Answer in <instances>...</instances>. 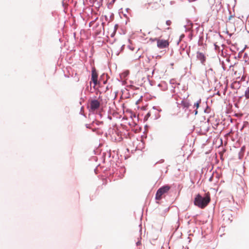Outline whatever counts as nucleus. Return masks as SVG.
<instances>
[{
    "mask_svg": "<svg viewBox=\"0 0 249 249\" xmlns=\"http://www.w3.org/2000/svg\"><path fill=\"white\" fill-rule=\"evenodd\" d=\"M210 201V197L209 195L206 194L205 196L202 197L199 194H197L194 200V204L199 208H205Z\"/></svg>",
    "mask_w": 249,
    "mask_h": 249,
    "instance_id": "f257e3e1",
    "label": "nucleus"
},
{
    "mask_svg": "<svg viewBox=\"0 0 249 249\" xmlns=\"http://www.w3.org/2000/svg\"><path fill=\"white\" fill-rule=\"evenodd\" d=\"M179 105V107L182 108L184 111L186 113L187 116L192 114V109L190 108L191 106L187 100H182Z\"/></svg>",
    "mask_w": 249,
    "mask_h": 249,
    "instance_id": "f03ea898",
    "label": "nucleus"
},
{
    "mask_svg": "<svg viewBox=\"0 0 249 249\" xmlns=\"http://www.w3.org/2000/svg\"><path fill=\"white\" fill-rule=\"evenodd\" d=\"M170 189L168 186H164L159 188L156 194L155 198L156 200H160L162 196L167 193Z\"/></svg>",
    "mask_w": 249,
    "mask_h": 249,
    "instance_id": "7ed1b4c3",
    "label": "nucleus"
},
{
    "mask_svg": "<svg viewBox=\"0 0 249 249\" xmlns=\"http://www.w3.org/2000/svg\"><path fill=\"white\" fill-rule=\"evenodd\" d=\"M110 137L113 141H120L121 140L120 132L117 130L116 128H113L111 131L110 130Z\"/></svg>",
    "mask_w": 249,
    "mask_h": 249,
    "instance_id": "20e7f679",
    "label": "nucleus"
},
{
    "mask_svg": "<svg viewBox=\"0 0 249 249\" xmlns=\"http://www.w3.org/2000/svg\"><path fill=\"white\" fill-rule=\"evenodd\" d=\"M100 106V102L97 100L91 101L89 104V109L92 111L97 109Z\"/></svg>",
    "mask_w": 249,
    "mask_h": 249,
    "instance_id": "39448f33",
    "label": "nucleus"
},
{
    "mask_svg": "<svg viewBox=\"0 0 249 249\" xmlns=\"http://www.w3.org/2000/svg\"><path fill=\"white\" fill-rule=\"evenodd\" d=\"M169 43L165 40H157V46L160 49H163L167 47Z\"/></svg>",
    "mask_w": 249,
    "mask_h": 249,
    "instance_id": "423d86ee",
    "label": "nucleus"
},
{
    "mask_svg": "<svg viewBox=\"0 0 249 249\" xmlns=\"http://www.w3.org/2000/svg\"><path fill=\"white\" fill-rule=\"evenodd\" d=\"M201 99H199L198 100L196 103H195L193 108L194 109V110H193L192 109V114L194 113L195 115H196L197 114V109L199 107V105L201 103Z\"/></svg>",
    "mask_w": 249,
    "mask_h": 249,
    "instance_id": "0eeeda50",
    "label": "nucleus"
},
{
    "mask_svg": "<svg viewBox=\"0 0 249 249\" xmlns=\"http://www.w3.org/2000/svg\"><path fill=\"white\" fill-rule=\"evenodd\" d=\"M196 58L197 59L200 61L201 63L202 64H204V62L206 60V57L202 53H200L199 52H197Z\"/></svg>",
    "mask_w": 249,
    "mask_h": 249,
    "instance_id": "6e6552de",
    "label": "nucleus"
},
{
    "mask_svg": "<svg viewBox=\"0 0 249 249\" xmlns=\"http://www.w3.org/2000/svg\"><path fill=\"white\" fill-rule=\"evenodd\" d=\"M98 74L95 69L93 68L92 70L91 79L93 83L96 85L97 82Z\"/></svg>",
    "mask_w": 249,
    "mask_h": 249,
    "instance_id": "1a4fd4ad",
    "label": "nucleus"
},
{
    "mask_svg": "<svg viewBox=\"0 0 249 249\" xmlns=\"http://www.w3.org/2000/svg\"><path fill=\"white\" fill-rule=\"evenodd\" d=\"M128 74H129V71H126L120 74V77H121V79L123 80L125 78V77H126L128 76Z\"/></svg>",
    "mask_w": 249,
    "mask_h": 249,
    "instance_id": "9d476101",
    "label": "nucleus"
},
{
    "mask_svg": "<svg viewBox=\"0 0 249 249\" xmlns=\"http://www.w3.org/2000/svg\"><path fill=\"white\" fill-rule=\"evenodd\" d=\"M159 86H163L162 90H166L167 89V87L165 83H161L159 85Z\"/></svg>",
    "mask_w": 249,
    "mask_h": 249,
    "instance_id": "9b49d317",
    "label": "nucleus"
},
{
    "mask_svg": "<svg viewBox=\"0 0 249 249\" xmlns=\"http://www.w3.org/2000/svg\"><path fill=\"white\" fill-rule=\"evenodd\" d=\"M118 25L117 24H116L115 26H114V32L113 33L111 34V36H113L114 33H115L116 31L117 30V29H118Z\"/></svg>",
    "mask_w": 249,
    "mask_h": 249,
    "instance_id": "f8f14e48",
    "label": "nucleus"
},
{
    "mask_svg": "<svg viewBox=\"0 0 249 249\" xmlns=\"http://www.w3.org/2000/svg\"><path fill=\"white\" fill-rule=\"evenodd\" d=\"M166 24H167V25L169 26L171 24V21L169 20H168L166 21Z\"/></svg>",
    "mask_w": 249,
    "mask_h": 249,
    "instance_id": "ddd939ff",
    "label": "nucleus"
},
{
    "mask_svg": "<svg viewBox=\"0 0 249 249\" xmlns=\"http://www.w3.org/2000/svg\"><path fill=\"white\" fill-rule=\"evenodd\" d=\"M150 40L152 41H154L155 40H157V38H155V39H150Z\"/></svg>",
    "mask_w": 249,
    "mask_h": 249,
    "instance_id": "4468645a",
    "label": "nucleus"
},
{
    "mask_svg": "<svg viewBox=\"0 0 249 249\" xmlns=\"http://www.w3.org/2000/svg\"><path fill=\"white\" fill-rule=\"evenodd\" d=\"M140 244V242L139 241L137 242L136 244L137 246H138Z\"/></svg>",
    "mask_w": 249,
    "mask_h": 249,
    "instance_id": "2eb2a0df",
    "label": "nucleus"
},
{
    "mask_svg": "<svg viewBox=\"0 0 249 249\" xmlns=\"http://www.w3.org/2000/svg\"><path fill=\"white\" fill-rule=\"evenodd\" d=\"M184 36V35H182L181 36H180V37H183Z\"/></svg>",
    "mask_w": 249,
    "mask_h": 249,
    "instance_id": "dca6fc26",
    "label": "nucleus"
},
{
    "mask_svg": "<svg viewBox=\"0 0 249 249\" xmlns=\"http://www.w3.org/2000/svg\"><path fill=\"white\" fill-rule=\"evenodd\" d=\"M119 52H117L116 53V55H118V54H119Z\"/></svg>",
    "mask_w": 249,
    "mask_h": 249,
    "instance_id": "f3484780",
    "label": "nucleus"
},
{
    "mask_svg": "<svg viewBox=\"0 0 249 249\" xmlns=\"http://www.w3.org/2000/svg\"><path fill=\"white\" fill-rule=\"evenodd\" d=\"M147 116H150V114H149V113H147Z\"/></svg>",
    "mask_w": 249,
    "mask_h": 249,
    "instance_id": "a211bd4d",
    "label": "nucleus"
},
{
    "mask_svg": "<svg viewBox=\"0 0 249 249\" xmlns=\"http://www.w3.org/2000/svg\"><path fill=\"white\" fill-rule=\"evenodd\" d=\"M111 110L110 109V111H109V112H110V114L111 113Z\"/></svg>",
    "mask_w": 249,
    "mask_h": 249,
    "instance_id": "6ab92c4d",
    "label": "nucleus"
},
{
    "mask_svg": "<svg viewBox=\"0 0 249 249\" xmlns=\"http://www.w3.org/2000/svg\"><path fill=\"white\" fill-rule=\"evenodd\" d=\"M114 1H115V0H113V2H114Z\"/></svg>",
    "mask_w": 249,
    "mask_h": 249,
    "instance_id": "aec40b11",
    "label": "nucleus"
}]
</instances>
